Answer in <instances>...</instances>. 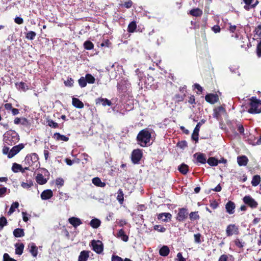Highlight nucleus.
I'll list each match as a JSON object with an SVG mask.
<instances>
[{"instance_id": "nucleus-7", "label": "nucleus", "mask_w": 261, "mask_h": 261, "mask_svg": "<svg viewBox=\"0 0 261 261\" xmlns=\"http://www.w3.org/2000/svg\"><path fill=\"white\" fill-rule=\"evenodd\" d=\"M143 153L141 149H134L131 154V160L133 163L134 164H139L141 158H142Z\"/></svg>"}, {"instance_id": "nucleus-55", "label": "nucleus", "mask_w": 261, "mask_h": 261, "mask_svg": "<svg viewBox=\"0 0 261 261\" xmlns=\"http://www.w3.org/2000/svg\"><path fill=\"white\" fill-rule=\"evenodd\" d=\"M177 146L181 149H184L187 146V143L185 140L179 141L177 143Z\"/></svg>"}, {"instance_id": "nucleus-54", "label": "nucleus", "mask_w": 261, "mask_h": 261, "mask_svg": "<svg viewBox=\"0 0 261 261\" xmlns=\"http://www.w3.org/2000/svg\"><path fill=\"white\" fill-rule=\"evenodd\" d=\"M194 242L196 243L199 244L201 242V235L200 233L194 234Z\"/></svg>"}, {"instance_id": "nucleus-21", "label": "nucleus", "mask_w": 261, "mask_h": 261, "mask_svg": "<svg viewBox=\"0 0 261 261\" xmlns=\"http://www.w3.org/2000/svg\"><path fill=\"white\" fill-rule=\"evenodd\" d=\"M14 246L15 247V254L19 255H21L24 247V244L22 243H16Z\"/></svg>"}, {"instance_id": "nucleus-25", "label": "nucleus", "mask_w": 261, "mask_h": 261, "mask_svg": "<svg viewBox=\"0 0 261 261\" xmlns=\"http://www.w3.org/2000/svg\"><path fill=\"white\" fill-rule=\"evenodd\" d=\"M253 32L254 33V37L255 39L261 40V23L255 27Z\"/></svg>"}, {"instance_id": "nucleus-1", "label": "nucleus", "mask_w": 261, "mask_h": 261, "mask_svg": "<svg viewBox=\"0 0 261 261\" xmlns=\"http://www.w3.org/2000/svg\"><path fill=\"white\" fill-rule=\"evenodd\" d=\"M151 135L150 132L146 128L139 132L137 136V141L141 147H146L150 145V139Z\"/></svg>"}, {"instance_id": "nucleus-19", "label": "nucleus", "mask_w": 261, "mask_h": 261, "mask_svg": "<svg viewBox=\"0 0 261 261\" xmlns=\"http://www.w3.org/2000/svg\"><path fill=\"white\" fill-rule=\"evenodd\" d=\"M53 138L56 140V141H63L65 142H67L69 138L66 136L61 135L59 133H56L54 134Z\"/></svg>"}, {"instance_id": "nucleus-9", "label": "nucleus", "mask_w": 261, "mask_h": 261, "mask_svg": "<svg viewBox=\"0 0 261 261\" xmlns=\"http://www.w3.org/2000/svg\"><path fill=\"white\" fill-rule=\"evenodd\" d=\"M226 234L227 237L238 235L239 234V227L234 224H229L226 229Z\"/></svg>"}, {"instance_id": "nucleus-2", "label": "nucleus", "mask_w": 261, "mask_h": 261, "mask_svg": "<svg viewBox=\"0 0 261 261\" xmlns=\"http://www.w3.org/2000/svg\"><path fill=\"white\" fill-rule=\"evenodd\" d=\"M19 136L14 130L7 131L4 135V141L8 145H13L18 142Z\"/></svg>"}, {"instance_id": "nucleus-29", "label": "nucleus", "mask_w": 261, "mask_h": 261, "mask_svg": "<svg viewBox=\"0 0 261 261\" xmlns=\"http://www.w3.org/2000/svg\"><path fill=\"white\" fill-rule=\"evenodd\" d=\"M92 183L99 187L103 188L106 186V183L104 182H102L101 179L99 177H94L92 179Z\"/></svg>"}, {"instance_id": "nucleus-46", "label": "nucleus", "mask_w": 261, "mask_h": 261, "mask_svg": "<svg viewBox=\"0 0 261 261\" xmlns=\"http://www.w3.org/2000/svg\"><path fill=\"white\" fill-rule=\"evenodd\" d=\"M19 206V203L18 202H13L9 209V211L8 212L9 215H10L12 214L15 210V208H17Z\"/></svg>"}, {"instance_id": "nucleus-18", "label": "nucleus", "mask_w": 261, "mask_h": 261, "mask_svg": "<svg viewBox=\"0 0 261 261\" xmlns=\"http://www.w3.org/2000/svg\"><path fill=\"white\" fill-rule=\"evenodd\" d=\"M68 222L75 228L82 224L80 218L74 217L69 218Z\"/></svg>"}, {"instance_id": "nucleus-16", "label": "nucleus", "mask_w": 261, "mask_h": 261, "mask_svg": "<svg viewBox=\"0 0 261 261\" xmlns=\"http://www.w3.org/2000/svg\"><path fill=\"white\" fill-rule=\"evenodd\" d=\"M248 158L245 155H240L237 157V162L240 166H245L248 163Z\"/></svg>"}, {"instance_id": "nucleus-53", "label": "nucleus", "mask_w": 261, "mask_h": 261, "mask_svg": "<svg viewBox=\"0 0 261 261\" xmlns=\"http://www.w3.org/2000/svg\"><path fill=\"white\" fill-rule=\"evenodd\" d=\"M64 84L67 87H72L73 85V80L71 77H68L66 81H64Z\"/></svg>"}, {"instance_id": "nucleus-22", "label": "nucleus", "mask_w": 261, "mask_h": 261, "mask_svg": "<svg viewBox=\"0 0 261 261\" xmlns=\"http://www.w3.org/2000/svg\"><path fill=\"white\" fill-rule=\"evenodd\" d=\"M90 251L83 250L81 252L79 256L78 261H87L89 257Z\"/></svg>"}, {"instance_id": "nucleus-43", "label": "nucleus", "mask_w": 261, "mask_h": 261, "mask_svg": "<svg viewBox=\"0 0 261 261\" xmlns=\"http://www.w3.org/2000/svg\"><path fill=\"white\" fill-rule=\"evenodd\" d=\"M47 125L51 128H56L59 127V124L52 119H47L46 120Z\"/></svg>"}, {"instance_id": "nucleus-6", "label": "nucleus", "mask_w": 261, "mask_h": 261, "mask_svg": "<svg viewBox=\"0 0 261 261\" xmlns=\"http://www.w3.org/2000/svg\"><path fill=\"white\" fill-rule=\"evenodd\" d=\"M243 202L248 206L254 209L258 206V202L250 195H246L243 198Z\"/></svg>"}, {"instance_id": "nucleus-40", "label": "nucleus", "mask_w": 261, "mask_h": 261, "mask_svg": "<svg viewBox=\"0 0 261 261\" xmlns=\"http://www.w3.org/2000/svg\"><path fill=\"white\" fill-rule=\"evenodd\" d=\"M186 97V93H184L182 94H176L174 96V100L177 102H179L183 101Z\"/></svg>"}, {"instance_id": "nucleus-32", "label": "nucleus", "mask_w": 261, "mask_h": 261, "mask_svg": "<svg viewBox=\"0 0 261 261\" xmlns=\"http://www.w3.org/2000/svg\"><path fill=\"white\" fill-rule=\"evenodd\" d=\"M89 224L92 228H97L100 225L101 221L97 218H94L90 221Z\"/></svg>"}, {"instance_id": "nucleus-64", "label": "nucleus", "mask_w": 261, "mask_h": 261, "mask_svg": "<svg viewBox=\"0 0 261 261\" xmlns=\"http://www.w3.org/2000/svg\"><path fill=\"white\" fill-rule=\"evenodd\" d=\"M112 261H123V259L119 256L113 255L112 257Z\"/></svg>"}, {"instance_id": "nucleus-30", "label": "nucleus", "mask_w": 261, "mask_h": 261, "mask_svg": "<svg viewBox=\"0 0 261 261\" xmlns=\"http://www.w3.org/2000/svg\"><path fill=\"white\" fill-rule=\"evenodd\" d=\"M36 182L39 185H44L46 183L47 180L42 174H38L36 177Z\"/></svg>"}, {"instance_id": "nucleus-49", "label": "nucleus", "mask_w": 261, "mask_h": 261, "mask_svg": "<svg viewBox=\"0 0 261 261\" xmlns=\"http://www.w3.org/2000/svg\"><path fill=\"white\" fill-rule=\"evenodd\" d=\"M153 230L160 232H164L166 231V228L161 225H155L153 226Z\"/></svg>"}, {"instance_id": "nucleus-31", "label": "nucleus", "mask_w": 261, "mask_h": 261, "mask_svg": "<svg viewBox=\"0 0 261 261\" xmlns=\"http://www.w3.org/2000/svg\"><path fill=\"white\" fill-rule=\"evenodd\" d=\"M15 86L17 89L21 90L24 92L29 89L28 86L25 83L22 82L15 83Z\"/></svg>"}, {"instance_id": "nucleus-60", "label": "nucleus", "mask_w": 261, "mask_h": 261, "mask_svg": "<svg viewBox=\"0 0 261 261\" xmlns=\"http://www.w3.org/2000/svg\"><path fill=\"white\" fill-rule=\"evenodd\" d=\"M102 47H110L111 45V43L109 39L105 40L100 44Z\"/></svg>"}, {"instance_id": "nucleus-38", "label": "nucleus", "mask_w": 261, "mask_h": 261, "mask_svg": "<svg viewBox=\"0 0 261 261\" xmlns=\"http://www.w3.org/2000/svg\"><path fill=\"white\" fill-rule=\"evenodd\" d=\"M12 169L14 172H17L18 171H20L22 173L24 172V169L22 170V166L16 163L13 164Z\"/></svg>"}, {"instance_id": "nucleus-8", "label": "nucleus", "mask_w": 261, "mask_h": 261, "mask_svg": "<svg viewBox=\"0 0 261 261\" xmlns=\"http://www.w3.org/2000/svg\"><path fill=\"white\" fill-rule=\"evenodd\" d=\"M91 245L94 251L98 254H100L103 250V245L101 241L99 240H92Z\"/></svg>"}, {"instance_id": "nucleus-42", "label": "nucleus", "mask_w": 261, "mask_h": 261, "mask_svg": "<svg viewBox=\"0 0 261 261\" xmlns=\"http://www.w3.org/2000/svg\"><path fill=\"white\" fill-rule=\"evenodd\" d=\"M85 78L88 84H94L95 82V77L90 73L86 74Z\"/></svg>"}, {"instance_id": "nucleus-20", "label": "nucleus", "mask_w": 261, "mask_h": 261, "mask_svg": "<svg viewBox=\"0 0 261 261\" xmlns=\"http://www.w3.org/2000/svg\"><path fill=\"white\" fill-rule=\"evenodd\" d=\"M171 218L172 215L169 213H162L158 215V219L164 222H167L168 219L170 220Z\"/></svg>"}, {"instance_id": "nucleus-45", "label": "nucleus", "mask_w": 261, "mask_h": 261, "mask_svg": "<svg viewBox=\"0 0 261 261\" xmlns=\"http://www.w3.org/2000/svg\"><path fill=\"white\" fill-rule=\"evenodd\" d=\"M33 185V182L32 180H27L26 182H22L21 186L24 189H29Z\"/></svg>"}, {"instance_id": "nucleus-5", "label": "nucleus", "mask_w": 261, "mask_h": 261, "mask_svg": "<svg viewBox=\"0 0 261 261\" xmlns=\"http://www.w3.org/2000/svg\"><path fill=\"white\" fill-rule=\"evenodd\" d=\"M188 208L186 207L179 208L175 218L176 220L178 222H184L188 218Z\"/></svg>"}, {"instance_id": "nucleus-36", "label": "nucleus", "mask_w": 261, "mask_h": 261, "mask_svg": "<svg viewBox=\"0 0 261 261\" xmlns=\"http://www.w3.org/2000/svg\"><path fill=\"white\" fill-rule=\"evenodd\" d=\"M218 261H233L232 256L230 254H223L220 256Z\"/></svg>"}, {"instance_id": "nucleus-35", "label": "nucleus", "mask_w": 261, "mask_h": 261, "mask_svg": "<svg viewBox=\"0 0 261 261\" xmlns=\"http://www.w3.org/2000/svg\"><path fill=\"white\" fill-rule=\"evenodd\" d=\"M137 29V24L136 21H133L130 22L127 27V32L130 33H134Z\"/></svg>"}, {"instance_id": "nucleus-33", "label": "nucleus", "mask_w": 261, "mask_h": 261, "mask_svg": "<svg viewBox=\"0 0 261 261\" xmlns=\"http://www.w3.org/2000/svg\"><path fill=\"white\" fill-rule=\"evenodd\" d=\"M178 169L181 174L185 175L189 171V166L187 165L182 163L178 166Z\"/></svg>"}, {"instance_id": "nucleus-14", "label": "nucleus", "mask_w": 261, "mask_h": 261, "mask_svg": "<svg viewBox=\"0 0 261 261\" xmlns=\"http://www.w3.org/2000/svg\"><path fill=\"white\" fill-rule=\"evenodd\" d=\"M95 104L96 105H100L101 104L104 107L106 106H110L112 105V102L107 98L100 97L95 99Z\"/></svg>"}, {"instance_id": "nucleus-24", "label": "nucleus", "mask_w": 261, "mask_h": 261, "mask_svg": "<svg viewBox=\"0 0 261 261\" xmlns=\"http://www.w3.org/2000/svg\"><path fill=\"white\" fill-rule=\"evenodd\" d=\"M72 104L74 107L78 109H82L84 107L83 102L79 99L75 97L72 98Z\"/></svg>"}, {"instance_id": "nucleus-48", "label": "nucleus", "mask_w": 261, "mask_h": 261, "mask_svg": "<svg viewBox=\"0 0 261 261\" xmlns=\"http://www.w3.org/2000/svg\"><path fill=\"white\" fill-rule=\"evenodd\" d=\"M36 36V33L34 31H29L25 34V38L27 39L32 40L34 39Z\"/></svg>"}, {"instance_id": "nucleus-59", "label": "nucleus", "mask_w": 261, "mask_h": 261, "mask_svg": "<svg viewBox=\"0 0 261 261\" xmlns=\"http://www.w3.org/2000/svg\"><path fill=\"white\" fill-rule=\"evenodd\" d=\"M256 54L258 57H261V40L257 45Z\"/></svg>"}, {"instance_id": "nucleus-62", "label": "nucleus", "mask_w": 261, "mask_h": 261, "mask_svg": "<svg viewBox=\"0 0 261 261\" xmlns=\"http://www.w3.org/2000/svg\"><path fill=\"white\" fill-rule=\"evenodd\" d=\"M234 244L236 246L240 248H243L244 246L243 243L238 239L234 240Z\"/></svg>"}, {"instance_id": "nucleus-51", "label": "nucleus", "mask_w": 261, "mask_h": 261, "mask_svg": "<svg viewBox=\"0 0 261 261\" xmlns=\"http://www.w3.org/2000/svg\"><path fill=\"white\" fill-rule=\"evenodd\" d=\"M78 83H79L80 86L81 88L85 87L87 84L85 77H83V76H82L80 77V79L78 80Z\"/></svg>"}, {"instance_id": "nucleus-4", "label": "nucleus", "mask_w": 261, "mask_h": 261, "mask_svg": "<svg viewBox=\"0 0 261 261\" xmlns=\"http://www.w3.org/2000/svg\"><path fill=\"white\" fill-rule=\"evenodd\" d=\"M39 158L36 153L28 154L25 158L24 163L25 165L31 166L35 167V169L39 167L40 164L39 162Z\"/></svg>"}, {"instance_id": "nucleus-44", "label": "nucleus", "mask_w": 261, "mask_h": 261, "mask_svg": "<svg viewBox=\"0 0 261 261\" xmlns=\"http://www.w3.org/2000/svg\"><path fill=\"white\" fill-rule=\"evenodd\" d=\"M188 215H189V218L191 221L198 220L200 218L198 212H191Z\"/></svg>"}, {"instance_id": "nucleus-61", "label": "nucleus", "mask_w": 261, "mask_h": 261, "mask_svg": "<svg viewBox=\"0 0 261 261\" xmlns=\"http://www.w3.org/2000/svg\"><path fill=\"white\" fill-rule=\"evenodd\" d=\"M7 190L8 189L6 187L0 188V197H4L6 195Z\"/></svg>"}, {"instance_id": "nucleus-50", "label": "nucleus", "mask_w": 261, "mask_h": 261, "mask_svg": "<svg viewBox=\"0 0 261 261\" xmlns=\"http://www.w3.org/2000/svg\"><path fill=\"white\" fill-rule=\"evenodd\" d=\"M7 220L6 218L3 216L0 218V231H1L3 227L7 225Z\"/></svg>"}, {"instance_id": "nucleus-15", "label": "nucleus", "mask_w": 261, "mask_h": 261, "mask_svg": "<svg viewBox=\"0 0 261 261\" xmlns=\"http://www.w3.org/2000/svg\"><path fill=\"white\" fill-rule=\"evenodd\" d=\"M235 207V203L230 200L228 201L225 205L226 211L230 215L234 213Z\"/></svg>"}, {"instance_id": "nucleus-11", "label": "nucleus", "mask_w": 261, "mask_h": 261, "mask_svg": "<svg viewBox=\"0 0 261 261\" xmlns=\"http://www.w3.org/2000/svg\"><path fill=\"white\" fill-rule=\"evenodd\" d=\"M23 148L24 145L23 144H19L18 145L13 146L10 150L8 154V158L9 159L13 158Z\"/></svg>"}, {"instance_id": "nucleus-39", "label": "nucleus", "mask_w": 261, "mask_h": 261, "mask_svg": "<svg viewBox=\"0 0 261 261\" xmlns=\"http://www.w3.org/2000/svg\"><path fill=\"white\" fill-rule=\"evenodd\" d=\"M260 182V176L259 175H255L253 176L251 184L252 186L256 187L259 185Z\"/></svg>"}, {"instance_id": "nucleus-52", "label": "nucleus", "mask_w": 261, "mask_h": 261, "mask_svg": "<svg viewBox=\"0 0 261 261\" xmlns=\"http://www.w3.org/2000/svg\"><path fill=\"white\" fill-rule=\"evenodd\" d=\"M133 5V2L131 0H128L125 2L123 4H121L120 6L124 7L127 9L130 8Z\"/></svg>"}, {"instance_id": "nucleus-58", "label": "nucleus", "mask_w": 261, "mask_h": 261, "mask_svg": "<svg viewBox=\"0 0 261 261\" xmlns=\"http://www.w3.org/2000/svg\"><path fill=\"white\" fill-rule=\"evenodd\" d=\"M238 131L241 134H244V128L242 124L240 123L237 124Z\"/></svg>"}, {"instance_id": "nucleus-37", "label": "nucleus", "mask_w": 261, "mask_h": 261, "mask_svg": "<svg viewBox=\"0 0 261 261\" xmlns=\"http://www.w3.org/2000/svg\"><path fill=\"white\" fill-rule=\"evenodd\" d=\"M206 162L211 166H216L218 165V160L215 157H210Z\"/></svg>"}, {"instance_id": "nucleus-26", "label": "nucleus", "mask_w": 261, "mask_h": 261, "mask_svg": "<svg viewBox=\"0 0 261 261\" xmlns=\"http://www.w3.org/2000/svg\"><path fill=\"white\" fill-rule=\"evenodd\" d=\"M117 237L120 238L124 242H127L128 240V236L125 234L123 229H120L119 230Z\"/></svg>"}, {"instance_id": "nucleus-28", "label": "nucleus", "mask_w": 261, "mask_h": 261, "mask_svg": "<svg viewBox=\"0 0 261 261\" xmlns=\"http://www.w3.org/2000/svg\"><path fill=\"white\" fill-rule=\"evenodd\" d=\"M29 247H30V251L34 257H36L38 254V248L33 243L30 244Z\"/></svg>"}, {"instance_id": "nucleus-10", "label": "nucleus", "mask_w": 261, "mask_h": 261, "mask_svg": "<svg viewBox=\"0 0 261 261\" xmlns=\"http://www.w3.org/2000/svg\"><path fill=\"white\" fill-rule=\"evenodd\" d=\"M206 120L205 119L201 120L196 125L193 133L192 135V139L195 141L196 142L198 141V135L199 132L200 130V126L205 122Z\"/></svg>"}, {"instance_id": "nucleus-47", "label": "nucleus", "mask_w": 261, "mask_h": 261, "mask_svg": "<svg viewBox=\"0 0 261 261\" xmlns=\"http://www.w3.org/2000/svg\"><path fill=\"white\" fill-rule=\"evenodd\" d=\"M117 199L118 200V201L121 204H122L123 202V200H124L123 193L122 189H121L118 190Z\"/></svg>"}, {"instance_id": "nucleus-13", "label": "nucleus", "mask_w": 261, "mask_h": 261, "mask_svg": "<svg viewBox=\"0 0 261 261\" xmlns=\"http://www.w3.org/2000/svg\"><path fill=\"white\" fill-rule=\"evenodd\" d=\"M205 99L206 102L214 104L219 101V98L217 94L210 93L205 95Z\"/></svg>"}, {"instance_id": "nucleus-34", "label": "nucleus", "mask_w": 261, "mask_h": 261, "mask_svg": "<svg viewBox=\"0 0 261 261\" xmlns=\"http://www.w3.org/2000/svg\"><path fill=\"white\" fill-rule=\"evenodd\" d=\"M13 235L16 238L22 237L24 236V232L23 229L16 228L13 231Z\"/></svg>"}, {"instance_id": "nucleus-12", "label": "nucleus", "mask_w": 261, "mask_h": 261, "mask_svg": "<svg viewBox=\"0 0 261 261\" xmlns=\"http://www.w3.org/2000/svg\"><path fill=\"white\" fill-rule=\"evenodd\" d=\"M193 157L196 160V163L205 164L206 163V156L204 153L197 152L194 154Z\"/></svg>"}, {"instance_id": "nucleus-27", "label": "nucleus", "mask_w": 261, "mask_h": 261, "mask_svg": "<svg viewBox=\"0 0 261 261\" xmlns=\"http://www.w3.org/2000/svg\"><path fill=\"white\" fill-rule=\"evenodd\" d=\"M170 252L169 248L166 245L163 246L159 250V254L162 256H167Z\"/></svg>"}, {"instance_id": "nucleus-56", "label": "nucleus", "mask_w": 261, "mask_h": 261, "mask_svg": "<svg viewBox=\"0 0 261 261\" xmlns=\"http://www.w3.org/2000/svg\"><path fill=\"white\" fill-rule=\"evenodd\" d=\"M3 261H17L16 259L11 258L10 255L7 253H4L3 255Z\"/></svg>"}, {"instance_id": "nucleus-23", "label": "nucleus", "mask_w": 261, "mask_h": 261, "mask_svg": "<svg viewBox=\"0 0 261 261\" xmlns=\"http://www.w3.org/2000/svg\"><path fill=\"white\" fill-rule=\"evenodd\" d=\"M188 14L195 17H200L202 15L203 12L200 9L197 8L191 9Z\"/></svg>"}, {"instance_id": "nucleus-3", "label": "nucleus", "mask_w": 261, "mask_h": 261, "mask_svg": "<svg viewBox=\"0 0 261 261\" xmlns=\"http://www.w3.org/2000/svg\"><path fill=\"white\" fill-rule=\"evenodd\" d=\"M250 108L248 112L250 114H259L261 113V100L256 98V97H252L250 99Z\"/></svg>"}, {"instance_id": "nucleus-41", "label": "nucleus", "mask_w": 261, "mask_h": 261, "mask_svg": "<svg viewBox=\"0 0 261 261\" xmlns=\"http://www.w3.org/2000/svg\"><path fill=\"white\" fill-rule=\"evenodd\" d=\"M84 47L86 50H91L94 48V44L89 40H87L84 43Z\"/></svg>"}, {"instance_id": "nucleus-63", "label": "nucleus", "mask_w": 261, "mask_h": 261, "mask_svg": "<svg viewBox=\"0 0 261 261\" xmlns=\"http://www.w3.org/2000/svg\"><path fill=\"white\" fill-rule=\"evenodd\" d=\"M64 184V181L62 178H58L56 180V184L58 186H63Z\"/></svg>"}, {"instance_id": "nucleus-17", "label": "nucleus", "mask_w": 261, "mask_h": 261, "mask_svg": "<svg viewBox=\"0 0 261 261\" xmlns=\"http://www.w3.org/2000/svg\"><path fill=\"white\" fill-rule=\"evenodd\" d=\"M53 193L51 190L47 189L44 190L41 194V198L42 200H47L51 198Z\"/></svg>"}, {"instance_id": "nucleus-57", "label": "nucleus", "mask_w": 261, "mask_h": 261, "mask_svg": "<svg viewBox=\"0 0 261 261\" xmlns=\"http://www.w3.org/2000/svg\"><path fill=\"white\" fill-rule=\"evenodd\" d=\"M193 86L195 89H196L198 90V91L197 92V94H200L202 93L203 88L199 84L196 83L194 84Z\"/></svg>"}]
</instances>
